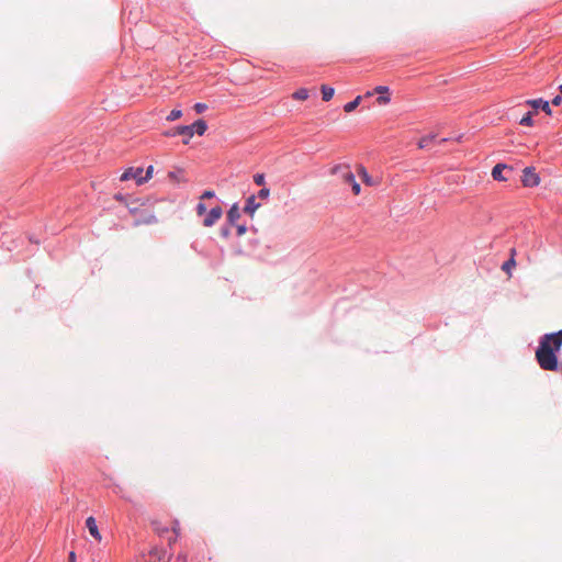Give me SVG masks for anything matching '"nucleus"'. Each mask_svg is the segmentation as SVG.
<instances>
[{"label":"nucleus","mask_w":562,"mask_h":562,"mask_svg":"<svg viewBox=\"0 0 562 562\" xmlns=\"http://www.w3.org/2000/svg\"><path fill=\"white\" fill-rule=\"evenodd\" d=\"M553 338L552 335H542L539 339V346L536 350V360L539 367L546 371H559L561 366L559 363L558 353L560 351V344L554 342L553 348H547L546 344L549 339Z\"/></svg>","instance_id":"f257e3e1"},{"label":"nucleus","mask_w":562,"mask_h":562,"mask_svg":"<svg viewBox=\"0 0 562 562\" xmlns=\"http://www.w3.org/2000/svg\"><path fill=\"white\" fill-rule=\"evenodd\" d=\"M164 135L167 137L182 136V143L188 145L194 135V131H191L188 125H179L164 132Z\"/></svg>","instance_id":"f03ea898"},{"label":"nucleus","mask_w":562,"mask_h":562,"mask_svg":"<svg viewBox=\"0 0 562 562\" xmlns=\"http://www.w3.org/2000/svg\"><path fill=\"white\" fill-rule=\"evenodd\" d=\"M522 184L527 188L537 187L540 182V177L535 172L532 167H526L522 175Z\"/></svg>","instance_id":"7ed1b4c3"},{"label":"nucleus","mask_w":562,"mask_h":562,"mask_svg":"<svg viewBox=\"0 0 562 562\" xmlns=\"http://www.w3.org/2000/svg\"><path fill=\"white\" fill-rule=\"evenodd\" d=\"M525 103L527 105L531 106L535 111L541 110L547 115H549V116L552 115V109L550 106V102L544 100V99H542V98L529 99Z\"/></svg>","instance_id":"20e7f679"},{"label":"nucleus","mask_w":562,"mask_h":562,"mask_svg":"<svg viewBox=\"0 0 562 562\" xmlns=\"http://www.w3.org/2000/svg\"><path fill=\"white\" fill-rule=\"evenodd\" d=\"M223 215V210L221 206H214L212 207L206 214H205V217L203 220V225L205 227H211L213 226L220 218L221 216Z\"/></svg>","instance_id":"39448f33"},{"label":"nucleus","mask_w":562,"mask_h":562,"mask_svg":"<svg viewBox=\"0 0 562 562\" xmlns=\"http://www.w3.org/2000/svg\"><path fill=\"white\" fill-rule=\"evenodd\" d=\"M148 562H170V555L168 554L166 549L154 547L149 551Z\"/></svg>","instance_id":"423d86ee"},{"label":"nucleus","mask_w":562,"mask_h":562,"mask_svg":"<svg viewBox=\"0 0 562 562\" xmlns=\"http://www.w3.org/2000/svg\"><path fill=\"white\" fill-rule=\"evenodd\" d=\"M144 169L142 167H130L121 176L122 181L135 180L138 184L139 178H143Z\"/></svg>","instance_id":"0eeeda50"},{"label":"nucleus","mask_w":562,"mask_h":562,"mask_svg":"<svg viewBox=\"0 0 562 562\" xmlns=\"http://www.w3.org/2000/svg\"><path fill=\"white\" fill-rule=\"evenodd\" d=\"M374 93H378L376 102L379 104H387L391 101L390 98V88L387 86H376L374 88Z\"/></svg>","instance_id":"6e6552de"},{"label":"nucleus","mask_w":562,"mask_h":562,"mask_svg":"<svg viewBox=\"0 0 562 562\" xmlns=\"http://www.w3.org/2000/svg\"><path fill=\"white\" fill-rule=\"evenodd\" d=\"M256 194H251L246 199L244 213L254 216L255 212L260 207V203L256 201Z\"/></svg>","instance_id":"1a4fd4ad"},{"label":"nucleus","mask_w":562,"mask_h":562,"mask_svg":"<svg viewBox=\"0 0 562 562\" xmlns=\"http://www.w3.org/2000/svg\"><path fill=\"white\" fill-rule=\"evenodd\" d=\"M86 527L88 528L90 535L95 539V540H101V535H100V531L98 529V525H97V520L94 517L92 516H89L87 519H86Z\"/></svg>","instance_id":"9d476101"},{"label":"nucleus","mask_w":562,"mask_h":562,"mask_svg":"<svg viewBox=\"0 0 562 562\" xmlns=\"http://www.w3.org/2000/svg\"><path fill=\"white\" fill-rule=\"evenodd\" d=\"M240 217V210L238 203H234L229 210L227 211V223L236 225L237 221Z\"/></svg>","instance_id":"9b49d317"},{"label":"nucleus","mask_w":562,"mask_h":562,"mask_svg":"<svg viewBox=\"0 0 562 562\" xmlns=\"http://www.w3.org/2000/svg\"><path fill=\"white\" fill-rule=\"evenodd\" d=\"M168 178L177 184L188 181L184 177V170L182 168H177L176 170L169 171Z\"/></svg>","instance_id":"f8f14e48"},{"label":"nucleus","mask_w":562,"mask_h":562,"mask_svg":"<svg viewBox=\"0 0 562 562\" xmlns=\"http://www.w3.org/2000/svg\"><path fill=\"white\" fill-rule=\"evenodd\" d=\"M508 169L505 164H496L492 169V177L496 181H507V178L504 177L503 171Z\"/></svg>","instance_id":"ddd939ff"},{"label":"nucleus","mask_w":562,"mask_h":562,"mask_svg":"<svg viewBox=\"0 0 562 562\" xmlns=\"http://www.w3.org/2000/svg\"><path fill=\"white\" fill-rule=\"evenodd\" d=\"M188 126L199 136H202L207 130V124L203 119H199Z\"/></svg>","instance_id":"4468645a"},{"label":"nucleus","mask_w":562,"mask_h":562,"mask_svg":"<svg viewBox=\"0 0 562 562\" xmlns=\"http://www.w3.org/2000/svg\"><path fill=\"white\" fill-rule=\"evenodd\" d=\"M546 335H552L553 338L549 339V341L546 344L547 348H553L554 342L560 344V348L562 347V329L553 333H547Z\"/></svg>","instance_id":"2eb2a0df"},{"label":"nucleus","mask_w":562,"mask_h":562,"mask_svg":"<svg viewBox=\"0 0 562 562\" xmlns=\"http://www.w3.org/2000/svg\"><path fill=\"white\" fill-rule=\"evenodd\" d=\"M321 92H322V99L327 102L333 99V97L335 94V89L330 86L323 85L321 87Z\"/></svg>","instance_id":"dca6fc26"},{"label":"nucleus","mask_w":562,"mask_h":562,"mask_svg":"<svg viewBox=\"0 0 562 562\" xmlns=\"http://www.w3.org/2000/svg\"><path fill=\"white\" fill-rule=\"evenodd\" d=\"M516 250L513 248L512 249V256L509 259H507L503 265H502V270L509 273L510 274V271L512 269L516 266V260L514 258V255H515Z\"/></svg>","instance_id":"f3484780"},{"label":"nucleus","mask_w":562,"mask_h":562,"mask_svg":"<svg viewBox=\"0 0 562 562\" xmlns=\"http://www.w3.org/2000/svg\"><path fill=\"white\" fill-rule=\"evenodd\" d=\"M361 102V95H358L353 100L347 102L345 105H344V111L347 112V113H350L352 112L353 110H356L358 108V105L360 104Z\"/></svg>","instance_id":"a211bd4d"},{"label":"nucleus","mask_w":562,"mask_h":562,"mask_svg":"<svg viewBox=\"0 0 562 562\" xmlns=\"http://www.w3.org/2000/svg\"><path fill=\"white\" fill-rule=\"evenodd\" d=\"M435 137H436V136H435V135H432V134H429V135L423 136V137L419 139V142H418V147H419L420 149H424V148L428 147V146L432 143V140L435 139Z\"/></svg>","instance_id":"6ab92c4d"},{"label":"nucleus","mask_w":562,"mask_h":562,"mask_svg":"<svg viewBox=\"0 0 562 562\" xmlns=\"http://www.w3.org/2000/svg\"><path fill=\"white\" fill-rule=\"evenodd\" d=\"M533 112L528 111L519 121V124L522 126H532L533 125Z\"/></svg>","instance_id":"aec40b11"},{"label":"nucleus","mask_w":562,"mask_h":562,"mask_svg":"<svg viewBox=\"0 0 562 562\" xmlns=\"http://www.w3.org/2000/svg\"><path fill=\"white\" fill-rule=\"evenodd\" d=\"M153 173H154V166L150 165L147 167L145 173H143V178H139L138 186L147 182L153 177Z\"/></svg>","instance_id":"412c9836"},{"label":"nucleus","mask_w":562,"mask_h":562,"mask_svg":"<svg viewBox=\"0 0 562 562\" xmlns=\"http://www.w3.org/2000/svg\"><path fill=\"white\" fill-rule=\"evenodd\" d=\"M293 98L295 100H306L308 98V90L305 88H301L293 93Z\"/></svg>","instance_id":"4be33fe9"},{"label":"nucleus","mask_w":562,"mask_h":562,"mask_svg":"<svg viewBox=\"0 0 562 562\" xmlns=\"http://www.w3.org/2000/svg\"><path fill=\"white\" fill-rule=\"evenodd\" d=\"M349 168V165H341V164H338V165H335L331 170H330V173L331 175H340L342 177V173Z\"/></svg>","instance_id":"5701e85b"},{"label":"nucleus","mask_w":562,"mask_h":562,"mask_svg":"<svg viewBox=\"0 0 562 562\" xmlns=\"http://www.w3.org/2000/svg\"><path fill=\"white\" fill-rule=\"evenodd\" d=\"M232 226H234L233 224H229V223H225L224 225L221 226L220 228V235L221 237L223 238H228L229 235H231V228Z\"/></svg>","instance_id":"b1692460"},{"label":"nucleus","mask_w":562,"mask_h":562,"mask_svg":"<svg viewBox=\"0 0 562 562\" xmlns=\"http://www.w3.org/2000/svg\"><path fill=\"white\" fill-rule=\"evenodd\" d=\"M181 116H182V110L173 109L167 115L166 120L172 122V121H176V120L180 119Z\"/></svg>","instance_id":"393cba45"},{"label":"nucleus","mask_w":562,"mask_h":562,"mask_svg":"<svg viewBox=\"0 0 562 562\" xmlns=\"http://www.w3.org/2000/svg\"><path fill=\"white\" fill-rule=\"evenodd\" d=\"M254 182L259 187H265L266 184V176L265 173H255L254 175Z\"/></svg>","instance_id":"a878e982"},{"label":"nucleus","mask_w":562,"mask_h":562,"mask_svg":"<svg viewBox=\"0 0 562 562\" xmlns=\"http://www.w3.org/2000/svg\"><path fill=\"white\" fill-rule=\"evenodd\" d=\"M342 178L346 183L350 184L351 182H355L356 177L350 170V167L342 173Z\"/></svg>","instance_id":"bb28decb"},{"label":"nucleus","mask_w":562,"mask_h":562,"mask_svg":"<svg viewBox=\"0 0 562 562\" xmlns=\"http://www.w3.org/2000/svg\"><path fill=\"white\" fill-rule=\"evenodd\" d=\"M270 195V189L269 188H266V187H262L258 193H257V198L261 199V200H265V199H268Z\"/></svg>","instance_id":"cd10ccee"},{"label":"nucleus","mask_w":562,"mask_h":562,"mask_svg":"<svg viewBox=\"0 0 562 562\" xmlns=\"http://www.w3.org/2000/svg\"><path fill=\"white\" fill-rule=\"evenodd\" d=\"M195 211H196V214L199 216L203 215V214H206L207 213V209H206V205L203 203V202H199L195 206Z\"/></svg>","instance_id":"c85d7f7f"},{"label":"nucleus","mask_w":562,"mask_h":562,"mask_svg":"<svg viewBox=\"0 0 562 562\" xmlns=\"http://www.w3.org/2000/svg\"><path fill=\"white\" fill-rule=\"evenodd\" d=\"M193 109L198 114H201L206 111L207 105L205 103L198 102L194 104Z\"/></svg>","instance_id":"c756f323"},{"label":"nucleus","mask_w":562,"mask_h":562,"mask_svg":"<svg viewBox=\"0 0 562 562\" xmlns=\"http://www.w3.org/2000/svg\"><path fill=\"white\" fill-rule=\"evenodd\" d=\"M234 226L236 227L237 236L244 235L247 232V229H248L246 224H237L236 223V225H234Z\"/></svg>","instance_id":"7c9ffc66"},{"label":"nucleus","mask_w":562,"mask_h":562,"mask_svg":"<svg viewBox=\"0 0 562 562\" xmlns=\"http://www.w3.org/2000/svg\"><path fill=\"white\" fill-rule=\"evenodd\" d=\"M350 186H351L352 193L355 195H358L361 192V186L359 182H357V180H355V182H351Z\"/></svg>","instance_id":"2f4dec72"},{"label":"nucleus","mask_w":562,"mask_h":562,"mask_svg":"<svg viewBox=\"0 0 562 562\" xmlns=\"http://www.w3.org/2000/svg\"><path fill=\"white\" fill-rule=\"evenodd\" d=\"M215 196V192L213 190H205L202 195L200 196L201 200L204 199H212Z\"/></svg>","instance_id":"473e14b6"},{"label":"nucleus","mask_w":562,"mask_h":562,"mask_svg":"<svg viewBox=\"0 0 562 562\" xmlns=\"http://www.w3.org/2000/svg\"><path fill=\"white\" fill-rule=\"evenodd\" d=\"M550 103L554 106H559L562 103V94L560 93L553 97Z\"/></svg>","instance_id":"72a5a7b5"},{"label":"nucleus","mask_w":562,"mask_h":562,"mask_svg":"<svg viewBox=\"0 0 562 562\" xmlns=\"http://www.w3.org/2000/svg\"><path fill=\"white\" fill-rule=\"evenodd\" d=\"M361 172L363 175L364 182L370 183V177H369V175H368V172H367L364 167H361Z\"/></svg>","instance_id":"f704fd0d"},{"label":"nucleus","mask_w":562,"mask_h":562,"mask_svg":"<svg viewBox=\"0 0 562 562\" xmlns=\"http://www.w3.org/2000/svg\"><path fill=\"white\" fill-rule=\"evenodd\" d=\"M172 530H173V532L176 533V537H177L179 535V530H180L179 521H175V524L172 526Z\"/></svg>","instance_id":"c9c22d12"},{"label":"nucleus","mask_w":562,"mask_h":562,"mask_svg":"<svg viewBox=\"0 0 562 562\" xmlns=\"http://www.w3.org/2000/svg\"><path fill=\"white\" fill-rule=\"evenodd\" d=\"M76 561V554L74 551H70L69 552V562H75Z\"/></svg>","instance_id":"e433bc0d"},{"label":"nucleus","mask_w":562,"mask_h":562,"mask_svg":"<svg viewBox=\"0 0 562 562\" xmlns=\"http://www.w3.org/2000/svg\"><path fill=\"white\" fill-rule=\"evenodd\" d=\"M114 198H115V200H117V201H122V200H123V195H122V193H116V194L114 195Z\"/></svg>","instance_id":"4c0bfd02"},{"label":"nucleus","mask_w":562,"mask_h":562,"mask_svg":"<svg viewBox=\"0 0 562 562\" xmlns=\"http://www.w3.org/2000/svg\"><path fill=\"white\" fill-rule=\"evenodd\" d=\"M559 91L562 94V83L559 86Z\"/></svg>","instance_id":"58836bf2"},{"label":"nucleus","mask_w":562,"mask_h":562,"mask_svg":"<svg viewBox=\"0 0 562 562\" xmlns=\"http://www.w3.org/2000/svg\"><path fill=\"white\" fill-rule=\"evenodd\" d=\"M32 243L38 244V240H34L33 238H30Z\"/></svg>","instance_id":"ea45409f"},{"label":"nucleus","mask_w":562,"mask_h":562,"mask_svg":"<svg viewBox=\"0 0 562 562\" xmlns=\"http://www.w3.org/2000/svg\"><path fill=\"white\" fill-rule=\"evenodd\" d=\"M561 371H562V366H561Z\"/></svg>","instance_id":"a19ab883"}]
</instances>
